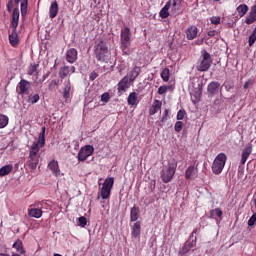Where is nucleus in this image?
<instances>
[{
  "label": "nucleus",
  "mask_w": 256,
  "mask_h": 256,
  "mask_svg": "<svg viewBox=\"0 0 256 256\" xmlns=\"http://www.w3.org/2000/svg\"><path fill=\"white\" fill-rule=\"evenodd\" d=\"M168 117H169V110L166 109L164 111V114H163L162 118H161V122L165 123V121H167Z\"/></svg>",
  "instance_id": "nucleus-51"
},
{
  "label": "nucleus",
  "mask_w": 256,
  "mask_h": 256,
  "mask_svg": "<svg viewBox=\"0 0 256 256\" xmlns=\"http://www.w3.org/2000/svg\"><path fill=\"white\" fill-rule=\"evenodd\" d=\"M30 217H34L35 219H40L43 215V211L39 208H31L28 212Z\"/></svg>",
  "instance_id": "nucleus-31"
},
{
  "label": "nucleus",
  "mask_w": 256,
  "mask_h": 256,
  "mask_svg": "<svg viewBox=\"0 0 256 256\" xmlns=\"http://www.w3.org/2000/svg\"><path fill=\"white\" fill-rule=\"evenodd\" d=\"M194 233H197V230H194V231L192 232V235H193Z\"/></svg>",
  "instance_id": "nucleus-63"
},
{
  "label": "nucleus",
  "mask_w": 256,
  "mask_h": 256,
  "mask_svg": "<svg viewBox=\"0 0 256 256\" xmlns=\"http://www.w3.org/2000/svg\"><path fill=\"white\" fill-rule=\"evenodd\" d=\"M127 103H128V105H131V106L139 105V100L137 99L136 92H132L129 94V96L127 98Z\"/></svg>",
  "instance_id": "nucleus-32"
},
{
  "label": "nucleus",
  "mask_w": 256,
  "mask_h": 256,
  "mask_svg": "<svg viewBox=\"0 0 256 256\" xmlns=\"http://www.w3.org/2000/svg\"><path fill=\"white\" fill-rule=\"evenodd\" d=\"M183 129V123L181 121H177L174 125V130L176 131V133H181Z\"/></svg>",
  "instance_id": "nucleus-44"
},
{
  "label": "nucleus",
  "mask_w": 256,
  "mask_h": 256,
  "mask_svg": "<svg viewBox=\"0 0 256 256\" xmlns=\"http://www.w3.org/2000/svg\"><path fill=\"white\" fill-rule=\"evenodd\" d=\"M132 235L133 237H139L141 235V222L138 221L134 223L133 228H132Z\"/></svg>",
  "instance_id": "nucleus-33"
},
{
  "label": "nucleus",
  "mask_w": 256,
  "mask_h": 256,
  "mask_svg": "<svg viewBox=\"0 0 256 256\" xmlns=\"http://www.w3.org/2000/svg\"><path fill=\"white\" fill-rule=\"evenodd\" d=\"M254 205H255V207H256V198L254 199Z\"/></svg>",
  "instance_id": "nucleus-62"
},
{
  "label": "nucleus",
  "mask_w": 256,
  "mask_h": 256,
  "mask_svg": "<svg viewBox=\"0 0 256 256\" xmlns=\"http://www.w3.org/2000/svg\"><path fill=\"white\" fill-rule=\"evenodd\" d=\"M35 144H37V147H39V149L45 147V127H42L38 140L32 143V145Z\"/></svg>",
  "instance_id": "nucleus-21"
},
{
  "label": "nucleus",
  "mask_w": 256,
  "mask_h": 256,
  "mask_svg": "<svg viewBox=\"0 0 256 256\" xmlns=\"http://www.w3.org/2000/svg\"><path fill=\"white\" fill-rule=\"evenodd\" d=\"M141 75V67L139 66H134L131 71L126 75L128 77L129 83H134L135 79Z\"/></svg>",
  "instance_id": "nucleus-12"
},
{
  "label": "nucleus",
  "mask_w": 256,
  "mask_h": 256,
  "mask_svg": "<svg viewBox=\"0 0 256 256\" xmlns=\"http://www.w3.org/2000/svg\"><path fill=\"white\" fill-rule=\"evenodd\" d=\"M58 13H59V4H57V1H54L51 3L50 8H49L50 19H55V17H57Z\"/></svg>",
  "instance_id": "nucleus-18"
},
{
  "label": "nucleus",
  "mask_w": 256,
  "mask_h": 256,
  "mask_svg": "<svg viewBox=\"0 0 256 256\" xmlns=\"http://www.w3.org/2000/svg\"><path fill=\"white\" fill-rule=\"evenodd\" d=\"M183 0H173L172 9H179Z\"/></svg>",
  "instance_id": "nucleus-47"
},
{
  "label": "nucleus",
  "mask_w": 256,
  "mask_h": 256,
  "mask_svg": "<svg viewBox=\"0 0 256 256\" xmlns=\"http://www.w3.org/2000/svg\"><path fill=\"white\" fill-rule=\"evenodd\" d=\"M256 21V5L251 8L249 15L245 19L246 25H253Z\"/></svg>",
  "instance_id": "nucleus-17"
},
{
  "label": "nucleus",
  "mask_w": 256,
  "mask_h": 256,
  "mask_svg": "<svg viewBox=\"0 0 256 256\" xmlns=\"http://www.w3.org/2000/svg\"><path fill=\"white\" fill-rule=\"evenodd\" d=\"M177 171V163L169 162L168 166L161 171V179L163 183H171Z\"/></svg>",
  "instance_id": "nucleus-5"
},
{
  "label": "nucleus",
  "mask_w": 256,
  "mask_h": 256,
  "mask_svg": "<svg viewBox=\"0 0 256 256\" xmlns=\"http://www.w3.org/2000/svg\"><path fill=\"white\" fill-rule=\"evenodd\" d=\"M109 99H110L109 93L105 92L101 95V101H103L104 103H109Z\"/></svg>",
  "instance_id": "nucleus-49"
},
{
  "label": "nucleus",
  "mask_w": 256,
  "mask_h": 256,
  "mask_svg": "<svg viewBox=\"0 0 256 256\" xmlns=\"http://www.w3.org/2000/svg\"><path fill=\"white\" fill-rule=\"evenodd\" d=\"M151 185H152L153 189H155V181H152Z\"/></svg>",
  "instance_id": "nucleus-59"
},
{
  "label": "nucleus",
  "mask_w": 256,
  "mask_h": 256,
  "mask_svg": "<svg viewBox=\"0 0 256 256\" xmlns=\"http://www.w3.org/2000/svg\"><path fill=\"white\" fill-rule=\"evenodd\" d=\"M95 152V148L91 145L82 147L78 152V161H85L91 154Z\"/></svg>",
  "instance_id": "nucleus-8"
},
{
  "label": "nucleus",
  "mask_w": 256,
  "mask_h": 256,
  "mask_svg": "<svg viewBox=\"0 0 256 256\" xmlns=\"http://www.w3.org/2000/svg\"><path fill=\"white\" fill-rule=\"evenodd\" d=\"M0 256H9V254H6V253H0Z\"/></svg>",
  "instance_id": "nucleus-60"
},
{
  "label": "nucleus",
  "mask_w": 256,
  "mask_h": 256,
  "mask_svg": "<svg viewBox=\"0 0 256 256\" xmlns=\"http://www.w3.org/2000/svg\"><path fill=\"white\" fill-rule=\"evenodd\" d=\"M96 77H99V74H97L96 72H92L90 74V81H95Z\"/></svg>",
  "instance_id": "nucleus-55"
},
{
  "label": "nucleus",
  "mask_w": 256,
  "mask_h": 256,
  "mask_svg": "<svg viewBox=\"0 0 256 256\" xmlns=\"http://www.w3.org/2000/svg\"><path fill=\"white\" fill-rule=\"evenodd\" d=\"M225 163H227V155L225 153L218 154L212 163V173L221 175L225 169Z\"/></svg>",
  "instance_id": "nucleus-4"
},
{
  "label": "nucleus",
  "mask_w": 256,
  "mask_h": 256,
  "mask_svg": "<svg viewBox=\"0 0 256 256\" xmlns=\"http://www.w3.org/2000/svg\"><path fill=\"white\" fill-rule=\"evenodd\" d=\"M66 61L68 63H75L77 61V49L71 48L66 52Z\"/></svg>",
  "instance_id": "nucleus-16"
},
{
  "label": "nucleus",
  "mask_w": 256,
  "mask_h": 256,
  "mask_svg": "<svg viewBox=\"0 0 256 256\" xmlns=\"http://www.w3.org/2000/svg\"><path fill=\"white\" fill-rule=\"evenodd\" d=\"M15 3L17 4L21 3L20 5L21 15L22 17H25V15H27V5L29 3V0H15Z\"/></svg>",
  "instance_id": "nucleus-26"
},
{
  "label": "nucleus",
  "mask_w": 256,
  "mask_h": 256,
  "mask_svg": "<svg viewBox=\"0 0 256 256\" xmlns=\"http://www.w3.org/2000/svg\"><path fill=\"white\" fill-rule=\"evenodd\" d=\"M191 249H193V242L187 241L184 243L182 249L179 251V255L185 256V254L191 251Z\"/></svg>",
  "instance_id": "nucleus-25"
},
{
  "label": "nucleus",
  "mask_w": 256,
  "mask_h": 256,
  "mask_svg": "<svg viewBox=\"0 0 256 256\" xmlns=\"http://www.w3.org/2000/svg\"><path fill=\"white\" fill-rule=\"evenodd\" d=\"M13 171V166L12 165H6L2 168H0V177H5L6 175H9Z\"/></svg>",
  "instance_id": "nucleus-35"
},
{
  "label": "nucleus",
  "mask_w": 256,
  "mask_h": 256,
  "mask_svg": "<svg viewBox=\"0 0 256 256\" xmlns=\"http://www.w3.org/2000/svg\"><path fill=\"white\" fill-rule=\"evenodd\" d=\"M54 256H63V255H61V254H54Z\"/></svg>",
  "instance_id": "nucleus-61"
},
{
  "label": "nucleus",
  "mask_w": 256,
  "mask_h": 256,
  "mask_svg": "<svg viewBox=\"0 0 256 256\" xmlns=\"http://www.w3.org/2000/svg\"><path fill=\"white\" fill-rule=\"evenodd\" d=\"M141 214V210L137 206H133L130 210V221L135 222L139 219V215Z\"/></svg>",
  "instance_id": "nucleus-24"
},
{
  "label": "nucleus",
  "mask_w": 256,
  "mask_h": 256,
  "mask_svg": "<svg viewBox=\"0 0 256 256\" xmlns=\"http://www.w3.org/2000/svg\"><path fill=\"white\" fill-rule=\"evenodd\" d=\"M37 67H39V65L31 64L28 68V75H33V74L37 73Z\"/></svg>",
  "instance_id": "nucleus-43"
},
{
  "label": "nucleus",
  "mask_w": 256,
  "mask_h": 256,
  "mask_svg": "<svg viewBox=\"0 0 256 256\" xmlns=\"http://www.w3.org/2000/svg\"><path fill=\"white\" fill-rule=\"evenodd\" d=\"M9 125V117L0 114V129H5Z\"/></svg>",
  "instance_id": "nucleus-37"
},
{
  "label": "nucleus",
  "mask_w": 256,
  "mask_h": 256,
  "mask_svg": "<svg viewBox=\"0 0 256 256\" xmlns=\"http://www.w3.org/2000/svg\"><path fill=\"white\" fill-rule=\"evenodd\" d=\"M9 43L12 47L19 45V37L17 36V29L13 28L12 33L9 35Z\"/></svg>",
  "instance_id": "nucleus-22"
},
{
  "label": "nucleus",
  "mask_w": 256,
  "mask_h": 256,
  "mask_svg": "<svg viewBox=\"0 0 256 256\" xmlns=\"http://www.w3.org/2000/svg\"><path fill=\"white\" fill-rule=\"evenodd\" d=\"M115 183V178H107L102 184V188L100 191V196L102 199H109L111 196V189H113V185Z\"/></svg>",
  "instance_id": "nucleus-7"
},
{
  "label": "nucleus",
  "mask_w": 256,
  "mask_h": 256,
  "mask_svg": "<svg viewBox=\"0 0 256 256\" xmlns=\"http://www.w3.org/2000/svg\"><path fill=\"white\" fill-rule=\"evenodd\" d=\"M256 223V213L253 214L250 219L248 220V226L249 227H253V225H255Z\"/></svg>",
  "instance_id": "nucleus-48"
},
{
  "label": "nucleus",
  "mask_w": 256,
  "mask_h": 256,
  "mask_svg": "<svg viewBox=\"0 0 256 256\" xmlns=\"http://www.w3.org/2000/svg\"><path fill=\"white\" fill-rule=\"evenodd\" d=\"M48 169L52 171V173L56 176L59 177L61 175V170L59 169V162L57 160H52L48 164Z\"/></svg>",
  "instance_id": "nucleus-15"
},
{
  "label": "nucleus",
  "mask_w": 256,
  "mask_h": 256,
  "mask_svg": "<svg viewBox=\"0 0 256 256\" xmlns=\"http://www.w3.org/2000/svg\"><path fill=\"white\" fill-rule=\"evenodd\" d=\"M94 55L97 59V61H100L102 63H109V48L107 47V44L105 42L100 41L95 47H94Z\"/></svg>",
  "instance_id": "nucleus-2"
},
{
  "label": "nucleus",
  "mask_w": 256,
  "mask_h": 256,
  "mask_svg": "<svg viewBox=\"0 0 256 256\" xmlns=\"http://www.w3.org/2000/svg\"><path fill=\"white\" fill-rule=\"evenodd\" d=\"M220 87H221V83L217 81H212L207 86V92L209 95H211V97H213L217 95V93H219Z\"/></svg>",
  "instance_id": "nucleus-11"
},
{
  "label": "nucleus",
  "mask_w": 256,
  "mask_h": 256,
  "mask_svg": "<svg viewBox=\"0 0 256 256\" xmlns=\"http://www.w3.org/2000/svg\"><path fill=\"white\" fill-rule=\"evenodd\" d=\"M63 97L64 99H69L71 97V80H67L65 82V87L63 89Z\"/></svg>",
  "instance_id": "nucleus-27"
},
{
  "label": "nucleus",
  "mask_w": 256,
  "mask_h": 256,
  "mask_svg": "<svg viewBox=\"0 0 256 256\" xmlns=\"http://www.w3.org/2000/svg\"><path fill=\"white\" fill-rule=\"evenodd\" d=\"M194 97H195L194 103H195V102H196V103H199V101H200V99H201V91H197V92L195 93Z\"/></svg>",
  "instance_id": "nucleus-52"
},
{
  "label": "nucleus",
  "mask_w": 256,
  "mask_h": 256,
  "mask_svg": "<svg viewBox=\"0 0 256 256\" xmlns=\"http://www.w3.org/2000/svg\"><path fill=\"white\" fill-rule=\"evenodd\" d=\"M197 173V169H195V166H190L185 171V179L189 180L192 177H195V174Z\"/></svg>",
  "instance_id": "nucleus-34"
},
{
  "label": "nucleus",
  "mask_w": 256,
  "mask_h": 256,
  "mask_svg": "<svg viewBox=\"0 0 256 256\" xmlns=\"http://www.w3.org/2000/svg\"><path fill=\"white\" fill-rule=\"evenodd\" d=\"M39 151L40 148L37 144H32L30 146L27 165L29 169H32V171H35V169H37V165H39V159H41V153H39Z\"/></svg>",
  "instance_id": "nucleus-3"
},
{
  "label": "nucleus",
  "mask_w": 256,
  "mask_h": 256,
  "mask_svg": "<svg viewBox=\"0 0 256 256\" xmlns=\"http://www.w3.org/2000/svg\"><path fill=\"white\" fill-rule=\"evenodd\" d=\"M18 95H29V91H31V82L21 79L18 83Z\"/></svg>",
  "instance_id": "nucleus-9"
},
{
  "label": "nucleus",
  "mask_w": 256,
  "mask_h": 256,
  "mask_svg": "<svg viewBox=\"0 0 256 256\" xmlns=\"http://www.w3.org/2000/svg\"><path fill=\"white\" fill-rule=\"evenodd\" d=\"M13 0H10L7 4V11L11 13V7H12Z\"/></svg>",
  "instance_id": "nucleus-57"
},
{
  "label": "nucleus",
  "mask_w": 256,
  "mask_h": 256,
  "mask_svg": "<svg viewBox=\"0 0 256 256\" xmlns=\"http://www.w3.org/2000/svg\"><path fill=\"white\" fill-rule=\"evenodd\" d=\"M202 44H203V39L196 41V45H202Z\"/></svg>",
  "instance_id": "nucleus-58"
},
{
  "label": "nucleus",
  "mask_w": 256,
  "mask_h": 256,
  "mask_svg": "<svg viewBox=\"0 0 256 256\" xmlns=\"http://www.w3.org/2000/svg\"><path fill=\"white\" fill-rule=\"evenodd\" d=\"M215 217H223V211L221 209L216 208L210 211V218L215 219Z\"/></svg>",
  "instance_id": "nucleus-38"
},
{
  "label": "nucleus",
  "mask_w": 256,
  "mask_h": 256,
  "mask_svg": "<svg viewBox=\"0 0 256 256\" xmlns=\"http://www.w3.org/2000/svg\"><path fill=\"white\" fill-rule=\"evenodd\" d=\"M223 87H224V89L229 93V91L232 90L233 85H231V84H229V83H224V84H223Z\"/></svg>",
  "instance_id": "nucleus-53"
},
{
  "label": "nucleus",
  "mask_w": 256,
  "mask_h": 256,
  "mask_svg": "<svg viewBox=\"0 0 256 256\" xmlns=\"http://www.w3.org/2000/svg\"><path fill=\"white\" fill-rule=\"evenodd\" d=\"M169 9H171V0H169L160 10L159 16L161 19H167V17H169Z\"/></svg>",
  "instance_id": "nucleus-23"
},
{
  "label": "nucleus",
  "mask_w": 256,
  "mask_h": 256,
  "mask_svg": "<svg viewBox=\"0 0 256 256\" xmlns=\"http://www.w3.org/2000/svg\"><path fill=\"white\" fill-rule=\"evenodd\" d=\"M197 33H198L197 27L196 26H190L186 30V39H188L189 41H193V39H195V37H197Z\"/></svg>",
  "instance_id": "nucleus-20"
},
{
  "label": "nucleus",
  "mask_w": 256,
  "mask_h": 256,
  "mask_svg": "<svg viewBox=\"0 0 256 256\" xmlns=\"http://www.w3.org/2000/svg\"><path fill=\"white\" fill-rule=\"evenodd\" d=\"M40 99L39 94H30L28 95L27 98V103H29L30 105H35V103H38Z\"/></svg>",
  "instance_id": "nucleus-36"
},
{
  "label": "nucleus",
  "mask_w": 256,
  "mask_h": 256,
  "mask_svg": "<svg viewBox=\"0 0 256 256\" xmlns=\"http://www.w3.org/2000/svg\"><path fill=\"white\" fill-rule=\"evenodd\" d=\"M75 66L64 65L60 68L58 75L60 79H65V77H69L72 73H75Z\"/></svg>",
  "instance_id": "nucleus-10"
},
{
  "label": "nucleus",
  "mask_w": 256,
  "mask_h": 256,
  "mask_svg": "<svg viewBox=\"0 0 256 256\" xmlns=\"http://www.w3.org/2000/svg\"><path fill=\"white\" fill-rule=\"evenodd\" d=\"M252 85H253V81L252 80H248L244 84V89H249V87H252Z\"/></svg>",
  "instance_id": "nucleus-54"
},
{
  "label": "nucleus",
  "mask_w": 256,
  "mask_h": 256,
  "mask_svg": "<svg viewBox=\"0 0 256 256\" xmlns=\"http://www.w3.org/2000/svg\"><path fill=\"white\" fill-rule=\"evenodd\" d=\"M78 223L80 227H85L87 225V218L85 216L79 217Z\"/></svg>",
  "instance_id": "nucleus-46"
},
{
  "label": "nucleus",
  "mask_w": 256,
  "mask_h": 256,
  "mask_svg": "<svg viewBox=\"0 0 256 256\" xmlns=\"http://www.w3.org/2000/svg\"><path fill=\"white\" fill-rule=\"evenodd\" d=\"M184 117H185V112H184V110H179L178 113H177V120H178V121H181V120L184 119Z\"/></svg>",
  "instance_id": "nucleus-50"
},
{
  "label": "nucleus",
  "mask_w": 256,
  "mask_h": 256,
  "mask_svg": "<svg viewBox=\"0 0 256 256\" xmlns=\"http://www.w3.org/2000/svg\"><path fill=\"white\" fill-rule=\"evenodd\" d=\"M13 249H16L17 253H20V255H25V248L23 247V241L17 240L13 245Z\"/></svg>",
  "instance_id": "nucleus-28"
},
{
  "label": "nucleus",
  "mask_w": 256,
  "mask_h": 256,
  "mask_svg": "<svg viewBox=\"0 0 256 256\" xmlns=\"http://www.w3.org/2000/svg\"><path fill=\"white\" fill-rule=\"evenodd\" d=\"M207 35L209 37H215L217 35V32L215 30H210V31H208Z\"/></svg>",
  "instance_id": "nucleus-56"
},
{
  "label": "nucleus",
  "mask_w": 256,
  "mask_h": 256,
  "mask_svg": "<svg viewBox=\"0 0 256 256\" xmlns=\"http://www.w3.org/2000/svg\"><path fill=\"white\" fill-rule=\"evenodd\" d=\"M55 87H59V80H52L49 83L48 89L49 91H55Z\"/></svg>",
  "instance_id": "nucleus-42"
},
{
  "label": "nucleus",
  "mask_w": 256,
  "mask_h": 256,
  "mask_svg": "<svg viewBox=\"0 0 256 256\" xmlns=\"http://www.w3.org/2000/svg\"><path fill=\"white\" fill-rule=\"evenodd\" d=\"M118 93H125L129 89V76H124L118 83Z\"/></svg>",
  "instance_id": "nucleus-13"
},
{
  "label": "nucleus",
  "mask_w": 256,
  "mask_h": 256,
  "mask_svg": "<svg viewBox=\"0 0 256 256\" xmlns=\"http://www.w3.org/2000/svg\"><path fill=\"white\" fill-rule=\"evenodd\" d=\"M236 11L239 17H245V15H247V12L249 11V6H247V4H241L236 8Z\"/></svg>",
  "instance_id": "nucleus-29"
},
{
  "label": "nucleus",
  "mask_w": 256,
  "mask_h": 256,
  "mask_svg": "<svg viewBox=\"0 0 256 256\" xmlns=\"http://www.w3.org/2000/svg\"><path fill=\"white\" fill-rule=\"evenodd\" d=\"M11 27L17 29L19 27V8H15L12 13Z\"/></svg>",
  "instance_id": "nucleus-19"
},
{
  "label": "nucleus",
  "mask_w": 256,
  "mask_h": 256,
  "mask_svg": "<svg viewBox=\"0 0 256 256\" xmlns=\"http://www.w3.org/2000/svg\"><path fill=\"white\" fill-rule=\"evenodd\" d=\"M163 103L160 100H155L152 108L150 109V115H155V113H158V111H161Z\"/></svg>",
  "instance_id": "nucleus-30"
},
{
  "label": "nucleus",
  "mask_w": 256,
  "mask_h": 256,
  "mask_svg": "<svg viewBox=\"0 0 256 256\" xmlns=\"http://www.w3.org/2000/svg\"><path fill=\"white\" fill-rule=\"evenodd\" d=\"M253 153V146L251 144H248L243 150H242V158H241V164L245 165L247 163V159H249V156Z\"/></svg>",
  "instance_id": "nucleus-14"
},
{
  "label": "nucleus",
  "mask_w": 256,
  "mask_h": 256,
  "mask_svg": "<svg viewBox=\"0 0 256 256\" xmlns=\"http://www.w3.org/2000/svg\"><path fill=\"white\" fill-rule=\"evenodd\" d=\"M210 22L212 23V25H219L221 23V17L213 16L210 18Z\"/></svg>",
  "instance_id": "nucleus-45"
},
{
  "label": "nucleus",
  "mask_w": 256,
  "mask_h": 256,
  "mask_svg": "<svg viewBox=\"0 0 256 256\" xmlns=\"http://www.w3.org/2000/svg\"><path fill=\"white\" fill-rule=\"evenodd\" d=\"M171 73L169 71V68H164L161 72V78L162 80L167 83V81H169V77H170Z\"/></svg>",
  "instance_id": "nucleus-39"
},
{
  "label": "nucleus",
  "mask_w": 256,
  "mask_h": 256,
  "mask_svg": "<svg viewBox=\"0 0 256 256\" xmlns=\"http://www.w3.org/2000/svg\"><path fill=\"white\" fill-rule=\"evenodd\" d=\"M120 49L122 55L129 56L133 53V50H131V29L127 26L120 32Z\"/></svg>",
  "instance_id": "nucleus-1"
},
{
  "label": "nucleus",
  "mask_w": 256,
  "mask_h": 256,
  "mask_svg": "<svg viewBox=\"0 0 256 256\" xmlns=\"http://www.w3.org/2000/svg\"><path fill=\"white\" fill-rule=\"evenodd\" d=\"M169 89H171V86H167V85H164V86H160L158 88V95H165V93H167V91H169Z\"/></svg>",
  "instance_id": "nucleus-41"
},
{
  "label": "nucleus",
  "mask_w": 256,
  "mask_h": 256,
  "mask_svg": "<svg viewBox=\"0 0 256 256\" xmlns=\"http://www.w3.org/2000/svg\"><path fill=\"white\" fill-rule=\"evenodd\" d=\"M215 1H219V0H215Z\"/></svg>",
  "instance_id": "nucleus-64"
},
{
  "label": "nucleus",
  "mask_w": 256,
  "mask_h": 256,
  "mask_svg": "<svg viewBox=\"0 0 256 256\" xmlns=\"http://www.w3.org/2000/svg\"><path fill=\"white\" fill-rule=\"evenodd\" d=\"M255 41H256V28H254L252 34L249 36V40H248L249 47H252L255 44Z\"/></svg>",
  "instance_id": "nucleus-40"
},
{
  "label": "nucleus",
  "mask_w": 256,
  "mask_h": 256,
  "mask_svg": "<svg viewBox=\"0 0 256 256\" xmlns=\"http://www.w3.org/2000/svg\"><path fill=\"white\" fill-rule=\"evenodd\" d=\"M211 65H213V59L211 58V54L207 52V50L201 51V61L200 64L197 66L199 71L205 72L209 71Z\"/></svg>",
  "instance_id": "nucleus-6"
}]
</instances>
